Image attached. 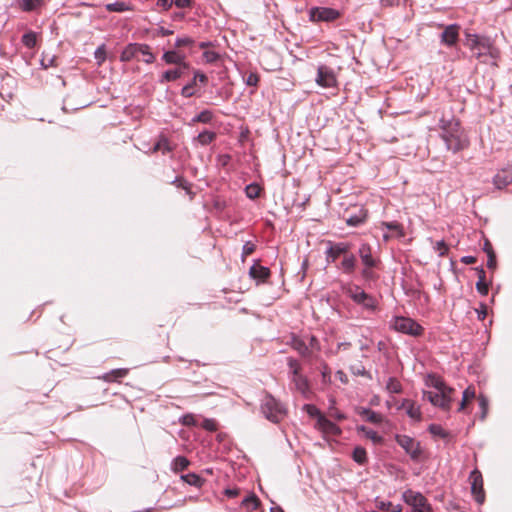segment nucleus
<instances>
[{"instance_id":"1","label":"nucleus","mask_w":512,"mask_h":512,"mask_svg":"<svg viewBox=\"0 0 512 512\" xmlns=\"http://www.w3.org/2000/svg\"><path fill=\"white\" fill-rule=\"evenodd\" d=\"M439 127L441 129V138L447 150L458 153L469 147V138L461 127L459 120L454 116L450 118L442 116L439 120Z\"/></svg>"},{"instance_id":"2","label":"nucleus","mask_w":512,"mask_h":512,"mask_svg":"<svg viewBox=\"0 0 512 512\" xmlns=\"http://www.w3.org/2000/svg\"><path fill=\"white\" fill-rule=\"evenodd\" d=\"M465 45L470 49L472 55L481 62H488V58L495 61L499 57V50L488 37L467 34Z\"/></svg>"},{"instance_id":"3","label":"nucleus","mask_w":512,"mask_h":512,"mask_svg":"<svg viewBox=\"0 0 512 512\" xmlns=\"http://www.w3.org/2000/svg\"><path fill=\"white\" fill-rule=\"evenodd\" d=\"M363 269L361 275L364 279L375 278V269L378 268L380 260L374 255L372 247L367 243H362L358 250Z\"/></svg>"},{"instance_id":"4","label":"nucleus","mask_w":512,"mask_h":512,"mask_svg":"<svg viewBox=\"0 0 512 512\" xmlns=\"http://www.w3.org/2000/svg\"><path fill=\"white\" fill-rule=\"evenodd\" d=\"M287 364L291 372V382L295 389L304 397H308L310 393V383L306 376L302 374L300 363L294 358H288Z\"/></svg>"},{"instance_id":"5","label":"nucleus","mask_w":512,"mask_h":512,"mask_svg":"<svg viewBox=\"0 0 512 512\" xmlns=\"http://www.w3.org/2000/svg\"><path fill=\"white\" fill-rule=\"evenodd\" d=\"M261 411L269 421L274 423L280 422L286 415L284 406L270 394L262 399Z\"/></svg>"},{"instance_id":"6","label":"nucleus","mask_w":512,"mask_h":512,"mask_svg":"<svg viewBox=\"0 0 512 512\" xmlns=\"http://www.w3.org/2000/svg\"><path fill=\"white\" fill-rule=\"evenodd\" d=\"M390 326L397 332L413 337L422 336L424 333V328L409 317L396 316L391 320Z\"/></svg>"},{"instance_id":"7","label":"nucleus","mask_w":512,"mask_h":512,"mask_svg":"<svg viewBox=\"0 0 512 512\" xmlns=\"http://www.w3.org/2000/svg\"><path fill=\"white\" fill-rule=\"evenodd\" d=\"M403 501L412 507V512H433L428 499L420 492L407 489L402 494Z\"/></svg>"},{"instance_id":"8","label":"nucleus","mask_w":512,"mask_h":512,"mask_svg":"<svg viewBox=\"0 0 512 512\" xmlns=\"http://www.w3.org/2000/svg\"><path fill=\"white\" fill-rule=\"evenodd\" d=\"M448 391H426L424 397L434 406H438L444 410L451 408L452 394Z\"/></svg>"},{"instance_id":"9","label":"nucleus","mask_w":512,"mask_h":512,"mask_svg":"<svg viewBox=\"0 0 512 512\" xmlns=\"http://www.w3.org/2000/svg\"><path fill=\"white\" fill-rule=\"evenodd\" d=\"M340 17V12L329 7H314L309 11V18L313 22H332Z\"/></svg>"},{"instance_id":"10","label":"nucleus","mask_w":512,"mask_h":512,"mask_svg":"<svg viewBox=\"0 0 512 512\" xmlns=\"http://www.w3.org/2000/svg\"><path fill=\"white\" fill-rule=\"evenodd\" d=\"M395 440L413 460L420 458L422 452L420 443L414 438L407 435H396Z\"/></svg>"},{"instance_id":"11","label":"nucleus","mask_w":512,"mask_h":512,"mask_svg":"<svg viewBox=\"0 0 512 512\" xmlns=\"http://www.w3.org/2000/svg\"><path fill=\"white\" fill-rule=\"evenodd\" d=\"M471 481V493L478 504H483L485 501V491L483 488V478L479 470L474 469L469 476Z\"/></svg>"},{"instance_id":"12","label":"nucleus","mask_w":512,"mask_h":512,"mask_svg":"<svg viewBox=\"0 0 512 512\" xmlns=\"http://www.w3.org/2000/svg\"><path fill=\"white\" fill-rule=\"evenodd\" d=\"M316 83L322 87L330 88L335 86L336 77L331 68L325 65H320L317 71Z\"/></svg>"},{"instance_id":"13","label":"nucleus","mask_w":512,"mask_h":512,"mask_svg":"<svg viewBox=\"0 0 512 512\" xmlns=\"http://www.w3.org/2000/svg\"><path fill=\"white\" fill-rule=\"evenodd\" d=\"M349 296L358 304L363 307L374 310L377 306V300L372 296L365 293L364 290H347Z\"/></svg>"},{"instance_id":"14","label":"nucleus","mask_w":512,"mask_h":512,"mask_svg":"<svg viewBox=\"0 0 512 512\" xmlns=\"http://www.w3.org/2000/svg\"><path fill=\"white\" fill-rule=\"evenodd\" d=\"M328 249L326 251V259L328 262H335L340 255H346L351 249V245L344 242L332 243L328 242Z\"/></svg>"},{"instance_id":"15","label":"nucleus","mask_w":512,"mask_h":512,"mask_svg":"<svg viewBox=\"0 0 512 512\" xmlns=\"http://www.w3.org/2000/svg\"><path fill=\"white\" fill-rule=\"evenodd\" d=\"M241 509L244 512H264L262 503L258 496L254 493H249L241 502Z\"/></svg>"},{"instance_id":"16","label":"nucleus","mask_w":512,"mask_h":512,"mask_svg":"<svg viewBox=\"0 0 512 512\" xmlns=\"http://www.w3.org/2000/svg\"><path fill=\"white\" fill-rule=\"evenodd\" d=\"M317 428L327 435L337 436L341 434V429L324 415H319Z\"/></svg>"},{"instance_id":"17","label":"nucleus","mask_w":512,"mask_h":512,"mask_svg":"<svg viewBox=\"0 0 512 512\" xmlns=\"http://www.w3.org/2000/svg\"><path fill=\"white\" fill-rule=\"evenodd\" d=\"M162 59L167 64H175L183 69L189 68V64L185 61V55L175 50L166 51L163 54Z\"/></svg>"},{"instance_id":"18","label":"nucleus","mask_w":512,"mask_h":512,"mask_svg":"<svg viewBox=\"0 0 512 512\" xmlns=\"http://www.w3.org/2000/svg\"><path fill=\"white\" fill-rule=\"evenodd\" d=\"M250 276L256 280V285L263 284L270 275V270L259 263L253 264L249 269Z\"/></svg>"},{"instance_id":"19","label":"nucleus","mask_w":512,"mask_h":512,"mask_svg":"<svg viewBox=\"0 0 512 512\" xmlns=\"http://www.w3.org/2000/svg\"><path fill=\"white\" fill-rule=\"evenodd\" d=\"M140 43H131L127 45L120 55V60L123 62L131 61L132 59L139 60Z\"/></svg>"},{"instance_id":"20","label":"nucleus","mask_w":512,"mask_h":512,"mask_svg":"<svg viewBox=\"0 0 512 512\" xmlns=\"http://www.w3.org/2000/svg\"><path fill=\"white\" fill-rule=\"evenodd\" d=\"M458 39V27L456 25H450L445 28L441 34V40L448 46H452Z\"/></svg>"},{"instance_id":"21","label":"nucleus","mask_w":512,"mask_h":512,"mask_svg":"<svg viewBox=\"0 0 512 512\" xmlns=\"http://www.w3.org/2000/svg\"><path fill=\"white\" fill-rule=\"evenodd\" d=\"M476 397V391L473 386L467 387L463 392V397L458 408L459 412H466L468 404Z\"/></svg>"},{"instance_id":"22","label":"nucleus","mask_w":512,"mask_h":512,"mask_svg":"<svg viewBox=\"0 0 512 512\" xmlns=\"http://www.w3.org/2000/svg\"><path fill=\"white\" fill-rule=\"evenodd\" d=\"M402 407L406 410L408 416L414 420H421L420 407L411 400H404Z\"/></svg>"},{"instance_id":"23","label":"nucleus","mask_w":512,"mask_h":512,"mask_svg":"<svg viewBox=\"0 0 512 512\" xmlns=\"http://www.w3.org/2000/svg\"><path fill=\"white\" fill-rule=\"evenodd\" d=\"M356 258L353 254L347 253L340 264V269L347 274H351L356 268Z\"/></svg>"},{"instance_id":"24","label":"nucleus","mask_w":512,"mask_h":512,"mask_svg":"<svg viewBox=\"0 0 512 512\" xmlns=\"http://www.w3.org/2000/svg\"><path fill=\"white\" fill-rule=\"evenodd\" d=\"M358 414L364 417L367 421L378 424L383 421V417L381 414L367 408H359Z\"/></svg>"},{"instance_id":"25","label":"nucleus","mask_w":512,"mask_h":512,"mask_svg":"<svg viewBox=\"0 0 512 512\" xmlns=\"http://www.w3.org/2000/svg\"><path fill=\"white\" fill-rule=\"evenodd\" d=\"M128 372H129V370L126 368L114 369V370L104 374L101 377V379L104 380L105 382H117L118 379L124 378L125 376H127Z\"/></svg>"},{"instance_id":"26","label":"nucleus","mask_w":512,"mask_h":512,"mask_svg":"<svg viewBox=\"0 0 512 512\" xmlns=\"http://www.w3.org/2000/svg\"><path fill=\"white\" fill-rule=\"evenodd\" d=\"M428 385L435 388L436 391L455 392L453 388L448 387L440 377L435 375L429 376Z\"/></svg>"},{"instance_id":"27","label":"nucleus","mask_w":512,"mask_h":512,"mask_svg":"<svg viewBox=\"0 0 512 512\" xmlns=\"http://www.w3.org/2000/svg\"><path fill=\"white\" fill-rule=\"evenodd\" d=\"M185 70L186 69H183L182 67L178 66V68L176 69L164 72L160 78V83L170 82L180 78Z\"/></svg>"},{"instance_id":"28","label":"nucleus","mask_w":512,"mask_h":512,"mask_svg":"<svg viewBox=\"0 0 512 512\" xmlns=\"http://www.w3.org/2000/svg\"><path fill=\"white\" fill-rule=\"evenodd\" d=\"M291 346L303 357H308L311 353L310 349L304 343V341L297 337L292 338Z\"/></svg>"},{"instance_id":"29","label":"nucleus","mask_w":512,"mask_h":512,"mask_svg":"<svg viewBox=\"0 0 512 512\" xmlns=\"http://www.w3.org/2000/svg\"><path fill=\"white\" fill-rule=\"evenodd\" d=\"M366 217H367L366 211L363 210L362 208H360L357 214L349 215L346 218V223L349 226L355 227V226H358L361 223H363L365 221Z\"/></svg>"},{"instance_id":"30","label":"nucleus","mask_w":512,"mask_h":512,"mask_svg":"<svg viewBox=\"0 0 512 512\" xmlns=\"http://www.w3.org/2000/svg\"><path fill=\"white\" fill-rule=\"evenodd\" d=\"M181 479L185 483H187L191 486H195L197 488L202 487V485L204 484V479H202L199 475H197L195 473H188L186 475H182Z\"/></svg>"},{"instance_id":"31","label":"nucleus","mask_w":512,"mask_h":512,"mask_svg":"<svg viewBox=\"0 0 512 512\" xmlns=\"http://www.w3.org/2000/svg\"><path fill=\"white\" fill-rule=\"evenodd\" d=\"M359 430L363 432L365 437L371 440L374 444L378 445L383 443V437H381L376 431L371 430L365 426H361Z\"/></svg>"},{"instance_id":"32","label":"nucleus","mask_w":512,"mask_h":512,"mask_svg":"<svg viewBox=\"0 0 512 512\" xmlns=\"http://www.w3.org/2000/svg\"><path fill=\"white\" fill-rule=\"evenodd\" d=\"M140 51H139V57H142V61L151 64L155 60L154 54L151 52V49L146 44H140Z\"/></svg>"},{"instance_id":"33","label":"nucleus","mask_w":512,"mask_h":512,"mask_svg":"<svg viewBox=\"0 0 512 512\" xmlns=\"http://www.w3.org/2000/svg\"><path fill=\"white\" fill-rule=\"evenodd\" d=\"M352 458L356 463L360 465L366 464L368 460L366 450L360 446L353 450Z\"/></svg>"},{"instance_id":"34","label":"nucleus","mask_w":512,"mask_h":512,"mask_svg":"<svg viewBox=\"0 0 512 512\" xmlns=\"http://www.w3.org/2000/svg\"><path fill=\"white\" fill-rule=\"evenodd\" d=\"M189 460L184 456H178L173 460L172 469L174 472L185 470L189 466Z\"/></svg>"},{"instance_id":"35","label":"nucleus","mask_w":512,"mask_h":512,"mask_svg":"<svg viewBox=\"0 0 512 512\" xmlns=\"http://www.w3.org/2000/svg\"><path fill=\"white\" fill-rule=\"evenodd\" d=\"M216 138V134L212 131L205 130L197 136V141L201 145H208Z\"/></svg>"},{"instance_id":"36","label":"nucleus","mask_w":512,"mask_h":512,"mask_svg":"<svg viewBox=\"0 0 512 512\" xmlns=\"http://www.w3.org/2000/svg\"><path fill=\"white\" fill-rule=\"evenodd\" d=\"M386 389L390 393H400L402 391V385L397 378L390 377L386 384Z\"/></svg>"},{"instance_id":"37","label":"nucleus","mask_w":512,"mask_h":512,"mask_svg":"<svg viewBox=\"0 0 512 512\" xmlns=\"http://www.w3.org/2000/svg\"><path fill=\"white\" fill-rule=\"evenodd\" d=\"M105 7L110 12H124V11L130 10V7L125 2H122V1L109 3Z\"/></svg>"},{"instance_id":"38","label":"nucleus","mask_w":512,"mask_h":512,"mask_svg":"<svg viewBox=\"0 0 512 512\" xmlns=\"http://www.w3.org/2000/svg\"><path fill=\"white\" fill-rule=\"evenodd\" d=\"M162 151L163 154H166L171 151V147L166 138H161L153 147V152Z\"/></svg>"},{"instance_id":"39","label":"nucleus","mask_w":512,"mask_h":512,"mask_svg":"<svg viewBox=\"0 0 512 512\" xmlns=\"http://www.w3.org/2000/svg\"><path fill=\"white\" fill-rule=\"evenodd\" d=\"M212 119V112L209 110H204L200 112L197 116L192 119L193 123L201 122V123H209Z\"/></svg>"},{"instance_id":"40","label":"nucleus","mask_w":512,"mask_h":512,"mask_svg":"<svg viewBox=\"0 0 512 512\" xmlns=\"http://www.w3.org/2000/svg\"><path fill=\"white\" fill-rule=\"evenodd\" d=\"M36 40V34L33 32L25 33L22 36V43L28 48H33L36 45Z\"/></svg>"},{"instance_id":"41","label":"nucleus","mask_w":512,"mask_h":512,"mask_svg":"<svg viewBox=\"0 0 512 512\" xmlns=\"http://www.w3.org/2000/svg\"><path fill=\"white\" fill-rule=\"evenodd\" d=\"M478 402H479V407L481 410V419L484 420L488 413V407H489L488 399L484 395H479Z\"/></svg>"},{"instance_id":"42","label":"nucleus","mask_w":512,"mask_h":512,"mask_svg":"<svg viewBox=\"0 0 512 512\" xmlns=\"http://www.w3.org/2000/svg\"><path fill=\"white\" fill-rule=\"evenodd\" d=\"M259 193H260V188L258 185L250 184L246 187V195L250 199L257 198L259 196Z\"/></svg>"},{"instance_id":"43","label":"nucleus","mask_w":512,"mask_h":512,"mask_svg":"<svg viewBox=\"0 0 512 512\" xmlns=\"http://www.w3.org/2000/svg\"><path fill=\"white\" fill-rule=\"evenodd\" d=\"M40 4V0H22L21 8L24 11H32Z\"/></svg>"},{"instance_id":"44","label":"nucleus","mask_w":512,"mask_h":512,"mask_svg":"<svg viewBox=\"0 0 512 512\" xmlns=\"http://www.w3.org/2000/svg\"><path fill=\"white\" fill-rule=\"evenodd\" d=\"M433 248L439 254V256H444L448 251V246L444 240L435 242Z\"/></svg>"},{"instance_id":"45","label":"nucleus","mask_w":512,"mask_h":512,"mask_svg":"<svg viewBox=\"0 0 512 512\" xmlns=\"http://www.w3.org/2000/svg\"><path fill=\"white\" fill-rule=\"evenodd\" d=\"M180 423L184 426H195L197 424L195 416L191 413L183 415L180 418Z\"/></svg>"},{"instance_id":"46","label":"nucleus","mask_w":512,"mask_h":512,"mask_svg":"<svg viewBox=\"0 0 512 512\" xmlns=\"http://www.w3.org/2000/svg\"><path fill=\"white\" fill-rule=\"evenodd\" d=\"M429 432L433 435H437L442 438H445L447 436V433L444 431V429L440 425L436 424H432L429 426Z\"/></svg>"},{"instance_id":"47","label":"nucleus","mask_w":512,"mask_h":512,"mask_svg":"<svg viewBox=\"0 0 512 512\" xmlns=\"http://www.w3.org/2000/svg\"><path fill=\"white\" fill-rule=\"evenodd\" d=\"M255 244L248 241L246 242L244 245H243V248H242V258L243 260L245 259V257H247L248 255L252 254L254 251H255Z\"/></svg>"},{"instance_id":"48","label":"nucleus","mask_w":512,"mask_h":512,"mask_svg":"<svg viewBox=\"0 0 512 512\" xmlns=\"http://www.w3.org/2000/svg\"><path fill=\"white\" fill-rule=\"evenodd\" d=\"M194 43L190 37H179L175 41V47L180 48L184 46H191Z\"/></svg>"},{"instance_id":"49","label":"nucleus","mask_w":512,"mask_h":512,"mask_svg":"<svg viewBox=\"0 0 512 512\" xmlns=\"http://www.w3.org/2000/svg\"><path fill=\"white\" fill-rule=\"evenodd\" d=\"M195 84H196V82H194V79H193L191 83L185 85L182 88L181 95L186 98L193 96L194 95L193 86Z\"/></svg>"},{"instance_id":"50","label":"nucleus","mask_w":512,"mask_h":512,"mask_svg":"<svg viewBox=\"0 0 512 512\" xmlns=\"http://www.w3.org/2000/svg\"><path fill=\"white\" fill-rule=\"evenodd\" d=\"M203 58L205 59L206 62L213 63L218 60L219 55L215 51H205L203 53Z\"/></svg>"},{"instance_id":"51","label":"nucleus","mask_w":512,"mask_h":512,"mask_svg":"<svg viewBox=\"0 0 512 512\" xmlns=\"http://www.w3.org/2000/svg\"><path fill=\"white\" fill-rule=\"evenodd\" d=\"M350 370L356 376H366V375H368V373L365 370L364 366L361 365V364L355 365V366H351Z\"/></svg>"},{"instance_id":"52","label":"nucleus","mask_w":512,"mask_h":512,"mask_svg":"<svg viewBox=\"0 0 512 512\" xmlns=\"http://www.w3.org/2000/svg\"><path fill=\"white\" fill-rule=\"evenodd\" d=\"M383 225L389 229V230H394V231H397L399 232V234L402 236L403 233H402V227L399 223L397 222H385L383 223Z\"/></svg>"},{"instance_id":"53","label":"nucleus","mask_w":512,"mask_h":512,"mask_svg":"<svg viewBox=\"0 0 512 512\" xmlns=\"http://www.w3.org/2000/svg\"><path fill=\"white\" fill-rule=\"evenodd\" d=\"M202 427L208 431H215L217 429V423L212 419H205Z\"/></svg>"},{"instance_id":"54","label":"nucleus","mask_w":512,"mask_h":512,"mask_svg":"<svg viewBox=\"0 0 512 512\" xmlns=\"http://www.w3.org/2000/svg\"><path fill=\"white\" fill-rule=\"evenodd\" d=\"M95 58L97 59L98 63L101 64L105 58H106V52L103 46L98 47L95 51Z\"/></svg>"},{"instance_id":"55","label":"nucleus","mask_w":512,"mask_h":512,"mask_svg":"<svg viewBox=\"0 0 512 512\" xmlns=\"http://www.w3.org/2000/svg\"><path fill=\"white\" fill-rule=\"evenodd\" d=\"M479 320H484L488 314V307L485 304H480V307L476 309Z\"/></svg>"},{"instance_id":"56","label":"nucleus","mask_w":512,"mask_h":512,"mask_svg":"<svg viewBox=\"0 0 512 512\" xmlns=\"http://www.w3.org/2000/svg\"><path fill=\"white\" fill-rule=\"evenodd\" d=\"M375 503H376V507L382 511H390V508L392 507L391 502H385V501L376 499Z\"/></svg>"},{"instance_id":"57","label":"nucleus","mask_w":512,"mask_h":512,"mask_svg":"<svg viewBox=\"0 0 512 512\" xmlns=\"http://www.w3.org/2000/svg\"><path fill=\"white\" fill-rule=\"evenodd\" d=\"M259 82V76L255 73H251L248 75L246 79V84L249 86H256Z\"/></svg>"},{"instance_id":"58","label":"nucleus","mask_w":512,"mask_h":512,"mask_svg":"<svg viewBox=\"0 0 512 512\" xmlns=\"http://www.w3.org/2000/svg\"><path fill=\"white\" fill-rule=\"evenodd\" d=\"M174 0H158L157 6L162 8L163 10H168L172 7Z\"/></svg>"},{"instance_id":"59","label":"nucleus","mask_w":512,"mask_h":512,"mask_svg":"<svg viewBox=\"0 0 512 512\" xmlns=\"http://www.w3.org/2000/svg\"><path fill=\"white\" fill-rule=\"evenodd\" d=\"M240 493V489L238 488H229L224 491V494L229 498L237 497Z\"/></svg>"},{"instance_id":"60","label":"nucleus","mask_w":512,"mask_h":512,"mask_svg":"<svg viewBox=\"0 0 512 512\" xmlns=\"http://www.w3.org/2000/svg\"><path fill=\"white\" fill-rule=\"evenodd\" d=\"M330 416L335 418L338 421H342L346 419L345 415L341 412H339L337 409H331Z\"/></svg>"},{"instance_id":"61","label":"nucleus","mask_w":512,"mask_h":512,"mask_svg":"<svg viewBox=\"0 0 512 512\" xmlns=\"http://www.w3.org/2000/svg\"><path fill=\"white\" fill-rule=\"evenodd\" d=\"M193 79H194V82L199 81L201 83H206L208 80L207 76L199 71L195 72Z\"/></svg>"},{"instance_id":"62","label":"nucleus","mask_w":512,"mask_h":512,"mask_svg":"<svg viewBox=\"0 0 512 512\" xmlns=\"http://www.w3.org/2000/svg\"><path fill=\"white\" fill-rule=\"evenodd\" d=\"M487 266L491 269H493L496 266V256L494 252H491L490 255L487 256Z\"/></svg>"},{"instance_id":"63","label":"nucleus","mask_w":512,"mask_h":512,"mask_svg":"<svg viewBox=\"0 0 512 512\" xmlns=\"http://www.w3.org/2000/svg\"><path fill=\"white\" fill-rule=\"evenodd\" d=\"M330 373L331 372H330L329 368L326 365H324L323 371H322V380L324 383L330 382Z\"/></svg>"},{"instance_id":"64","label":"nucleus","mask_w":512,"mask_h":512,"mask_svg":"<svg viewBox=\"0 0 512 512\" xmlns=\"http://www.w3.org/2000/svg\"><path fill=\"white\" fill-rule=\"evenodd\" d=\"M306 408H307V412L311 415V416H317L319 418V415H322L320 413V411L313 405H306Z\"/></svg>"}]
</instances>
